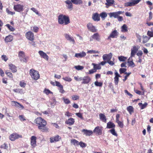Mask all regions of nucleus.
I'll list each match as a JSON object with an SVG mask.
<instances>
[{
  "label": "nucleus",
  "instance_id": "8fccbe9b",
  "mask_svg": "<svg viewBox=\"0 0 153 153\" xmlns=\"http://www.w3.org/2000/svg\"><path fill=\"white\" fill-rule=\"evenodd\" d=\"M107 14L105 12H102L100 14V16L103 19H105L107 16Z\"/></svg>",
  "mask_w": 153,
  "mask_h": 153
},
{
  "label": "nucleus",
  "instance_id": "338daca9",
  "mask_svg": "<svg viewBox=\"0 0 153 153\" xmlns=\"http://www.w3.org/2000/svg\"><path fill=\"white\" fill-rule=\"evenodd\" d=\"M55 85L57 86L59 88L61 87L62 86L59 82L57 81H55Z\"/></svg>",
  "mask_w": 153,
  "mask_h": 153
},
{
  "label": "nucleus",
  "instance_id": "1a4fd4ad",
  "mask_svg": "<svg viewBox=\"0 0 153 153\" xmlns=\"http://www.w3.org/2000/svg\"><path fill=\"white\" fill-rule=\"evenodd\" d=\"M25 36L27 39L33 42L34 39V36L33 33L31 31H29L27 32L25 34Z\"/></svg>",
  "mask_w": 153,
  "mask_h": 153
},
{
  "label": "nucleus",
  "instance_id": "a18cd8bd",
  "mask_svg": "<svg viewBox=\"0 0 153 153\" xmlns=\"http://www.w3.org/2000/svg\"><path fill=\"white\" fill-rule=\"evenodd\" d=\"M94 83L95 85L97 86L102 87L103 85L102 82H99L97 81H95Z\"/></svg>",
  "mask_w": 153,
  "mask_h": 153
},
{
  "label": "nucleus",
  "instance_id": "4468645a",
  "mask_svg": "<svg viewBox=\"0 0 153 153\" xmlns=\"http://www.w3.org/2000/svg\"><path fill=\"white\" fill-rule=\"evenodd\" d=\"M61 139V137L58 135L51 137L50 138V142L51 143H53L55 142H58Z\"/></svg>",
  "mask_w": 153,
  "mask_h": 153
},
{
  "label": "nucleus",
  "instance_id": "2f4dec72",
  "mask_svg": "<svg viewBox=\"0 0 153 153\" xmlns=\"http://www.w3.org/2000/svg\"><path fill=\"white\" fill-rule=\"evenodd\" d=\"M13 91L15 92L20 93L21 94H24V91L22 89L16 88L13 89Z\"/></svg>",
  "mask_w": 153,
  "mask_h": 153
},
{
  "label": "nucleus",
  "instance_id": "c85d7f7f",
  "mask_svg": "<svg viewBox=\"0 0 153 153\" xmlns=\"http://www.w3.org/2000/svg\"><path fill=\"white\" fill-rule=\"evenodd\" d=\"M82 0H71V1L74 4H82Z\"/></svg>",
  "mask_w": 153,
  "mask_h": 153
},
{
  "label": "nucleus",
  "instance_id": "a878e982",
  "mask_svg": "<svg viewBox=\"0 0 153 153\" xmlns=\"http://www.w3.org/2000/svg\"><path fill=\"white\" fill-rule=\"evenodd\" d=\"M13 39V36L11 35H9L6 36L4 39L6 42H11Z\"/></svg>",
  "mask_w": 153,
  "mask_h": 153
},
{
  "label": "nucleus",
  "instance_id": "393cba45",
  "mask_svg": "<svg viewBox=\"0 0 153 153\" xmlns=\"http://www.w3.org/2000/svg\"><path fill=\"white\" fill-rule=\"evenodd\" d=\"M115 127V125L114 124L111 122H109L107 124V128L112 129L114 128Z\"/></svg>",
  "mask_w": 153,
  "mask_h": 153
},
{
  "label": "nucleus",
  "instance_id": "5701e85b",
  "mask_svg": "<svg viewBox=\"0 0 153 153\" xmlns=\"http://www.w3.org/2000/svg\"><path fill=\"white\" fill-rule=\"evenodd\" d=\"M92 18L94 21H99L100 20V17L99 14L97 13H95L92 15Z\"/></svg>",
  "mask_w": 153,
  "mask_h": 153
},
{
  "label": "nucleus",
  "instance_id": "bf43d9fd",
  "mask_svg": "<svg viewBox=\"0 0 153 153\" xmlns=\"http://www.w3.org/2000/svg\"><path fill=\"white\" fill-rule=\"evenodd\" d=\"M134 91L136 93L139 95H143L144 94V92H141V91L137 90Z\"/></svg>",
  "mask_w": 153,
  "mask_h": 153
},
{
  "label": "nucleus",
  "instance_id": "9d476101",
  "mask_svg": "<svg viewBox=\"0 0 153 153\" xmlns=\"http://www.w3.org/2000/svg\"><path fill=\"white\" fill-rule=\"evenodd\" d=\"M30 145L32 148H34L37 146L36 139L37 137L34 136H33L30 137Z\"/></svg>",
  "mask_w": 153,
  "mask_h": 153
},
{
  "label": "nucleus",
  "instance_id": "13d9d810",
  "mask_svg": "<svg viewBox=\"0 0 153 153\" xmlns=\"http://www.w3.org/2000/svg\"><path fill=\"white\" fill-rule=\"evenodd\" d=\"M19 118L21 121H23L26 120L25 117L22 115H19Z\"/></svg>",
  "mask_w": 153,
  "mask_h": 153
},
{
  "label": "nucleus",
  "instance_id": "dca6fc26",
  "mask_svg": "<svg viewBox=\"0 0 153 153\" xmlns=\"http://www.w3.org/2000/svg\"><path fill=\"white\" fill-rule=\"evenodd\" d=\"M74 119L72 118H69L68 120H66L65 121V123L69 126L74 125Z\"/></svg>",
  "mask_w": 153,
  "mask_h": 153
},
{
  "label": "nucleus",
  "instance_id": "9b49d317",
  "mask_svg": "<svg viewBox=\"0 0 153 153\" xmlns=\"http://www.w3.org/2000/svg\"><path fill=\"white\" fill-rule=\"evenodd\" d=\"M87 27L88 30L94 33L97 31V30L95 27L93 26L92 24L91 23L88 24Z\"/></svg>",
  "mask_w": 153,
  "mask_h": 153
},
{
  "label": "nucleus",
  "instance_id": "774afa93",
  "mask_svg": "<svg viewBox=\"0 0 153 153\" xmlns=\"http://www.w3.org/2000/svg\"><path fill=\"white\" fill-rule=\"evenodd\" d=\"M143 54V52L141 51H139L137 53V55L139 57H140Z\"/></svg>",
  "mask_w": 153,
  "mask_h": 153
},
{
  "label": "nucleus",
  "instance_id": "7ed1b4c3",
  "mask_svg": "<svg viewBox=\"0 0 153 153\" xmlns=\"http://www.w3.org/2000/svg\"><path fill=\"white\" fill-rule=\"evenodd\" d=\"M30 74L32 78L35 80H37L40 77L39 72L33 69H31L30 71Z\"/></svg>",
  "mask_w": 153,
  "mask_h": 153
},
{
  "label": "nucleus",
  "instance_id": "79ce46f5",
  "mask_svg": "<svg viewBox=\"0 0 153 153\" xmlns=\"http://www.w3.org/2000/svg\"><path fill=\"white\" fill-rule=\"evenodd\" d=\"M92 65L94 66V68L96 70L97 69H100L101 68V67L99 65L96 64L94 63H92Z\"/></svg>",
  "mask_w": 153,
  "mask_h": 153
},
{
  "label": "nucleus",
  "instance_id": "052dcab7",
  "mask_svg": "<svg viewBox=\"0 0 153 153\" xmlns=\"http://www.w3.org/2000/svg\"><path fill=\"white\" fill-rule=\"evenodd\" d=\"M58 89L59 90V92L62 94L65 93V91L63 89V86H62L61 87L59 88Z\"/></svg>",
  "mask_w": 153,
  "mask_h": 153
},
{
  "label": "nucleus",
  "instance_id": "7c9ffc66",
  "mask_svg": "<svg viewBox=\"0 0 153 153\" xmlns=\"http://www.w3.org/2000/svg\"><path fill=\"white\" fill-rule=\"evenodd\" d=\"M108 15L110 18L113 17L115 18H117L118 16L116 12L109 13Z\"/></svg>",
  "mask_w": 153,
  "mask_h": 153
},
{
  "label": "nucleus",
  "instance_id": "4c0bfd02",
  "mask_svg": "<svg viewBox=\"0 0 153 153\" xmlns=\"http://www.w3.org/2000/svg\"><path fill=\"white\" fill-rule=\"evenodd\" d=\"M5 74L7 76L10 78H13V75L10 72H9V71L8 70H7L5 71Z\"/></svg>",
  "mask_w": 153,
  "mask_h": 153
},
{
  "label": "nucleus",
  "instance_id": "c9c22d12",
  "mask_svg": "<svg viewBox=\"0 0 153 153\" xmlns=\"http://www.w3.org/2000/svg\"><path fill=\"white\" fill-rule=\"evenodd\" d=\"M118 59L121 62H124L126 60L127 58L123 56H119Z\"/></svg>",
  "mask_w": 153,
  "mask_h": 153
},
{
  "label": "nucleus",
  "instance_id": "69168bd1",
  "mask_svg": "<svg viewBox=\"0 0 153 153\" xmlns=\"http://www.w3.org/2000/svg\"><path fill=\"white\" fill-rule=\"evenodd\" d=\"M1 58L5 62H6L8 59V58L5 55H2L1 56Z\"/></svg>",
  "mask_w": 153,
  "mask_h": 153
},
{
  "label": "nucleus",
  "instance_id": "f03ea898",
  "mask_svg": "<svg viewBox=\"0 0 153 153\" xmlns=\"http://www.w3.org/2000/svg\"><path fill=\"white\" fill-rule=\"evenodd\" d=\"M58 23L60 25H68L70 23L69 16L68 15L60 14L58 17Z\"/></svg>",
  "mask_w": 153,
  "mask_h": 153
},
{
  "label": "nucleus",
  "instance_id": "ea45409f",
  "mask_svg": "<svg viewBox=\"0 0 153 153\" xmlns=\"http://www.w3.org/2000/svg\"><path fill=\"white\" fill-rule=\"evenodd\" d=\"M64 102L66 104H68L71 103V101L68 99L64 97L62 98Z\"/></svg>",
  "mask_w": 153,
  "mask_h": 153
},
{
  "label": "nucleus",
  "instance_id": "2eb2a0df",
  "mask_svg": "<svg viewBox=\"0 0 153 153\" xmlns=\"http://www.w3.org/2000/svg\"><path fill=\"white\" fill-rule=\"evenodd\" d=\"M38 53L42 58L45 59L47 61L48 60L49 57L45 53L42 51H39Z\"/></svg>",
  "mask_w": 153,
  "mask_h": 153
},
{
  "label": "nucleus",
  "instance_id": "aec40b11",
  "mask_svg": "<svg viewBox=\"0 0 153 153\" xmlns=\"http://www.w3.org/2000/svg\"><path fill=\"white\" fill-rule=\"evenodd\" d=\"M112 55L110 53L109 54H105L102 56L103 59L104 60H107V61L111 60L112 58Z\"/></svg>",
  "mask_w": 153,
  "mask_h": 153
},
{
  "label": "nucleus",
  "instance_id": "e2e57ef3",
  "mask_svg": "<svg viewBox=\"0 0 153 153\" xmlns=\"http://www.w3.org/2000/svg\"><path fill=\"white\" fill-rule=\"evenodd\" d=\"M76 115L79 117V118H80L81 119H83V118L82 117V114L81 113H78L76 114Z\"/></svg>",
  "mask_w": 153,
  "mask_h": 153
},
{
  "label": "nucleus",
  "instance_id": "423d86ee",
  "mask_svg": "<svg viewBox=\"0 0 153 153\" xmlns=\"http://www.w3.org/2000/svg\"><path fill=\"white\" fill-rule=\"evenodd\" d=\"M24 6L20 4L15 5L13 7V9L15 11L19 12L23 11L24 10Z\"/></svg>",
  "mask_w": 153,
  "mask_h": 153
},
{
  "label": "nucleus",
  "instance_id": "5fc2aeb1",
  "mask_svg": "<svg viewBox=\"0 0 153 153\" xmlns=\"http://www.w3.org/2000/svg\"><path fill=\"white\" fill-rule=\"evenodd\" d=\"M79 145L82 148H84L86 146V144L83 142L82 141H80L79 142Z\"/></svg>",
  "mask_w": 153,
  "mask_h": 153
},
{
  "label": "nucleus",
  "instance_id": "6e6d98bb",
  "mask_svg": "<svg viewBox=\"0 0 153 153\" xmlns=\"http://www.w3.org/2000/svg\"><path fill=\"white\" fill-rule=\"evenodd\" d=\"M62 79L65 81L68 82H71L72 81V79L69 77H63Z\"/></svg>",
  "mask_w": 153,
  "mask_h": 153
},
{
  "label": "nucleus",
  "instance_id": "de8ad7c7",
  "mask_svg": "<svg viewBox=\"0 0 153 153\" xmlns=\"http://www.w3.org/2000/svg\"><path fill=\"white\" fill-rule=\"evenodd\" d=\"M116 122L117 123L119 126L121 128H123V127L124 124L123 122H121L119 120Z\"/></svg>",
  "mask_w": 153,
  "mask_h": 153
},
{
  "label": "nucleus",
  "instance_id": "6ab92c4d",
  "mask_svg": "<svg viewBox=\"0 0 153 153\" xmlns=\"http://www.w3.org/2000/svg\"><path fill=\"white\" fill-rule=\"evenodd\" d=\"M82 132L84 133V134L86 136H90L93 133V132L91 130H88L87 129H83Z\"/></svg>",
  "mask_w": 153,
  "mask_h": 153
},
{
  "label": "nucleus",
  "instance_id": "6e6552de",
  "mask_svg": "<svg viewBox=\"0 0 153 153\" xmlns=\"http://www.w3.org/2000/svg\"><path fill=\"white\" fill-rule=\"evenodd\" d=\"M119 34V33L117 30H115L112 31L109 36L108 37L107 39L111 40V38H117Z\"/></svg>",
  "mask_w": 153,
  "mask_h": 153
},
{
  "label": "nucleus",
  "instance_id": "c03bdc74",
  "mask_svg": "<svg viewBox=\"0 0 153 153\" xmlns=\"http://www.w3.org/2000/svg\"><path fill=\"white\" fill-rule=\"evenodd\" d=\"M6 26L11 31H13L15 30V29L14 28L9 24H7L6 25Z\"/></svg>",
  "mask_w": 153,
  "mask_h": 153
},
{
  "label": "nucleus",
  "instance_id": "0e129e2a",
  "mask_svg": "<svg viewBox=\"0 0 153 153\" xmlns=\"http://www.w3.org/2000/svg\"><path fill=\"white\" fill-rule=\"evenodd\" d=\"M74 79L75 80L77 81H82V77H79L78 76H75L74 77Z\"/></svg>",
  "mask_w": 153,
  "mask_h": 153
},
{
  "label": "nucleus",
  "instance_id": "0eeeda50",
  "mask_svg": "<svg viewBox=\"0 0 153 153\" xmlns=\"http://www.w3.org/2000/svg\"><path fill=\"white\" fill-rule=\"evenodd\" d=\"M103 127L102 126H97L93 130V132L97 135H100L102 134Z\"/></svg>",
  "mask_w": 153,
  "mask_h": 153
},
{
  "label": "nucleus",
  "instance_id": "bb28decb",
  "mask_svg": "<svg viewBox=\"0 0 153 153\" xmlns=\"http://www.w3.org/2000/svg\"><path fill=\"white\" fill-rule=\"evenodd\" d=\"M106 2L105 4L106 6H110L114 4V0H106Z\"/></svg>",
  "mask_w": 153,
  "mask_h": 153
},
{
  "label": "nucleus",
  "instance_id": "39448f33",
  "mask_svg": "<svg viewBox=\"0 0 153 153\" xmlns=\"http://www.w3.org/2000/svg\"><path fill=\"white\" fill-rule=\"evenodd\" d=\"M9 139L12 141H14L19 138H22V136L21 135L18 134L16 133H13L9 136Z\"/></svg>",
  "mask_w": 153,
  "mask_h": 153
},
{
  "label": "nucleus",
  "instance_id": "cd10ccee",
  "mask_svg": "<svg viewBox=\"0 0 153 153\" xmlns=\"http://www.w3.org/2000/svg\"><path fill=\"white\" fill-rule=\"evenodd\" d=\"M121 31L126 32L128 31V27L126 24H124L121 27Z\"/></svg>",
  "mask_w": 153,
  "mask_h": 153
},
{
  "label": "nucleus",
  "instance_id": "680f3d73",
  "mask_svg": "<svg viewBox=\"0 0 153 153\" xmlns=\"http://www.w3.org/2000/svg\"><path fill=\"white\" fill-rule=\"evenodd\" d=\"M44 92L47 95H48L52 93V92L49 89H45Z\"/></svg>",
  "mask_w": 153,
  "mask_h": 153
},
{
  "label": "nucleus",
  "instance_id": "603ef678",
  "mask_svg": "<svg viewBox=\"0 0 153 153\" xmlns=\"http://www.w3.org/2000/svg\"><path fill=\"white\" fill-rule=\"evenodd\" d=\"M8 147V146L6 143H4L1 146L0 148L4 149H7Z\"/></svg>",
  "mask_w": 153,
  "mask_h": 153
},
{
  "label": "nucleus",
  "instance_id": "72a5a7b5",
  "mask_svg": "<svg viewBox=\"0 0 153 153\" xmlns=\"http://www.w3.org/2000/svg\"><path fill=\"white\" fill-rule=\"evenodd\" d=\"M109 132L111 133L113 135L117 137L118 134L115 130V129L114 128L111 129V130L109 131Z\"/></svg>",
  "mask_w": 153,
  "mask_h": 153
},
{
  "label": "nucleus",
  "instance_id": "ddd939ff",
  "mask_svg": "<svg viewBox=\"0 0 153 153\" xmlns=\"http://www.w3.org/2000/svg\"><path fill=\"white\" fill-rule=\"evenodd\" d=\"M93 39L97 41H100V36L98 33H94L91 36L90 38V41H92Z\"/></svg>",
  "mask_w": 153,
  "mask_h": 153
},
{
  "label": "nucleus",
  "instance_id": "37998d69",
  "mask_svg": "<svg viewBox=\"0 0 153 153\" xmlns=\"http://www.w3.org/2000/svg\"><path fill=\"white\" fill-rule=\"evenodd\" d=\"M26 85V83L24 81H20L19 82V85L22 87L25 88Z\"/></svg>",
  "mask_w": 153,
  "mask_h": 153
},
{
  "label": "nucleus",
  "instance_id": "a19ab883",
  "mask_svg": "<svg viewBox=\"0 0 153 153\" xmlns=\"http://www.w3.org/2000/svg\"><path fill=\"white\" fill-rule=\"evenodd\" d=\"M143 43H145L146 42H147L149 40V37L147 36H143Z\"/></svg>",
  "mask_w": 153,
  "mask_h": 153
},
{
  "label": "nucleus",
  "instance_id": "f704fd0d",
  "mask_svg": "<svg viewBox=\"0 0 153 153\" xmlns=\"http://www.w3.org/2000/svg\"><path fill=\"white\" fill-rule=\"evenodd\" d=\"M134 56V47L131 49V56L128 59V60L133 61L132 57Z\"/></svg>",
  "mask_w": 153,
  "mask_h": 153
},
{
  "label": "nucleus",
  "instance_id": "f8f14e48",
  "mask_svg": "<svg viewBox=\"0 0 153 153\" xmlns=\"http://www.w3.org/2000/svg\"><path fill=\"white\" fill-rule=\"evenodd\" d=\"M91 79L88 76H86L83 77H82L81 82L82 84H88L91 81Z\"/></svg>",
  "mask_w": 153,
  "mask_h": 153
},
{
  "label": "nucleus",
  "instance_id": "4d7b16f0",
  "mask_svg": "<svg viewBox=\"0 0 153 153\" xmlns=\"http://www.w3.org/2000/svg\"><path fill=\"white\" fill-rule=\"evenodd\" d=\"M75 68H76V69L78 70H80L83 69L84 68V67L83 66L80 65H78L75 66Z\"/></svg>",
  "mask_w": 153,
  "mask_h": 153
},
{
  "label": "nucleus",
  "instance_id": "864d4df0",
  "mask_svg": "<svg viewBox=\"0 0 153 153\" xmlns=\"http://www.w3.org/2000/svg\"><path fill=\"white\" fill-rule=\"evenodd\" d=\"M127 70L126 68H120L119 69V72L120 74L126 73Z\"/></svg>",
  "mask_w": 153,
  "mask_h": 153
},
{
  "label": "nucleus",
  "instance_id": "3c124183",
  "mask_svg": "<svg viewBox=\"0 0 153 153\" xmlns=\"http://www.w3.org/2000/svg\"><path fill=\"white\" fill-rule=\"evenodd\" d=\"M79 97L76 95H74L71 96V99L73 100H76L79 99Z\"/></svg>",
  "mask_w": 153,
  "mask_h": 153
},
{
  "label": "nucleus",
  "instance_id": "412c9836",
  "mask_svg": "<svg viewBox=\"0 0 153 153\" xmlns=\"http://www.w3.org/2000/svg\"><path fill=\"white\" fill-rule=\"evenodd\" d=\"M65 3L67 4V8L70 10H71L73 8V4L71 1L69 0H67L65 1Z\"/></svg>",
  "mask_w": 153,
  "mask_h": 153
},
{
  "label": "nucleus",
  "instance_id": "b1692460",
  "mask_svg": "<svg viewBox=\"0 0 153 153\" xmlns=\"http://www.w3.org/2000/svg\"><path fill=\"white\" fill-rule=\"evenodd\" d=\"M100 119L102 122L106 123L107 121V118L106 116L102 113L99 114Z\"/></svg>",
  "mask_w": 153,
  "mask_h": 153
},
{
  "label": "nucleus",
  "instance_id": "4be33fe9",
  "mask_svg": "<svg viewBox=\"0 0 153 153\" xmlns=\"http://www.w3.org/2000/svg\"><path fill=\"white\" fill-rule=\"evenodd\" d=\"M9 69L11 70L13 73H15L17 71L16 67L12 64H9Z\"/></svg>",
  "mask_w": 153,
  "mask_h": 153
},
{
  "label": "nucleus",
  "instance_id": "473e14b6",
  "mask_svg": "<svg viewBox=\"0 0 153 153\" xmlns=\"http://www.w3.org/2000/svg\"><path fill=\"white\" fill-rule=\"evenodd\" d=\"M12 102L14 103L15 106H18L19 108H22V109H23L24 108V107L23 106L18 102L15 101H13Z\"/></svg>",
  "mask_w": 153,
  "mask_h": 153
},
{
  "label": "nucleus",
  "instance_id": "f3484780",
  "mask_svg": "<svg viewBox=\"0 0 153 153\" xmlns=\"http://www.w3.org/2000/svg\"><path fill=\"white\" fill-rule=\"evenodd\" d=\"M115 76L114 78V83L115 85H117L119 82V78L121 76L116 71L115 72Z\"/></svg>",
  "mask_w": 153,
  "mask_h": 153
},
{
  "label": "nucleus",
  "instance_id": "49530a36",
  "mask_svg": "<svg viewBox=\"0 0 153 153\" xmlns=\"http://www.w3.org/2000/svg\"><path fill=\"white\" fill-rule=\"evenodd\" d=\"M136 36L137 38V42H140L141 41V36L137 33H136Z\"/></svg>",
  "mask_w": 153,
  "mask_h": 153
},
{
  "label": "nucleus",
  "instance_id": "f257e3e1",
  "mask_svg": "<svg viewBox=\"0 0 153 153\" xmlns=\"http://www.w3.org/2000/svg\"><path fill=\"white\" fill-rule=\"evenodd\" d=\"M34 123L37 126L38 129L43 132L48 131L49 128L47 127V121L40 117H38L34 121Z\"/></svg>",
  "mask_w": 153,
  "mask_h": 153
},
{
  "label": "nucleus",
  "instance_id": "c756f323",
  "mask_svg": "<svg viewBox=\"0 0 153 153\" xmlns=\"http://www.w3.org/2000/svg\"><path fill=\"white\" fill-rule=\"evenodd\" d=\"M71 144L74 145V146H78L79 145V142L75 139H72L71 141Z\"/></svg>",
  "mask_w": 153,
  "mask_h": 153
},
{
  "label": "nucleus",
  "instance_id": "a211bd4d",
  "mask_svg": "<svg viewBox=\"0 0 153 153\" xmlns=\"http://www.w3.org/2000/svg\"><path fill=\"white\" fill-rule=\"evenodd\" d=\"M86 55V53L84 51H82L78 53H76L75 56L77 58H82L84 57Z\"/></svg>",
  "mask_w": 153,
  "mask_h": 153
},
{
  "label": "nucleus",
  "instance_id": "20e7f679",
  "mask_svg": "<svg viewBox=\"0 0 153 153\" xmlns=\"http://www.w3.org/2000/svg\"><path fill=\"white\" fill-rule=\"evenodd\" d=\"M18 56L20 60L24 62H27L28 57L25 55V52L23 51H20L18 53Z\"/></svg>",
  "mask_w": 153,
  "mask_h": 153
},
{
  "label": "nucleus",
  "instance_id": "e433bc0d",
  "mask_svg": "<svg viewBox=\"0 0 153 153\" xmlns=\"http://www.w3.org/2000/svg\"><path fill=\"white\" fill-rule=\"evenodd\" d=\"M127 110L131 114L133 112V108L131 106H129L127 108Z\"/></svg>",
  "mask_w": 153,
  "mask_h": 153
},
{
  "label": "nucleus",
  "instance_id": "09e8293b",
  "mask_svg": "<svg viewBox=\"0 0 153 153\" xmlns=\"http://www.w3.org/2000/svg\"><path fill=\"white\" fill-rule=\"evenodd\" d=\"M6 11L8 14L13 15L15 14V13L14 12H12L10 11L8 8H7L6 9Z\"/></svg>",
  "mask_w": 153,
  "mask_h": 153
},
{
  "label": "nucleus",
  "instance_id": "58836bf2",
  "mask_svg": "<svg viewBox=\"0 0 153 153\" xmlns=\"http://www.w3.org/2000/svg\"><path fill=\"white\" fill-rule=\"evenodd\" d=\"M124 5L125 7L131 6L134 5V0H132V2H128L125 3Z\"/></svg>",
  "mask_w": 153,
  "mask_h": 153
}]
</instances>
